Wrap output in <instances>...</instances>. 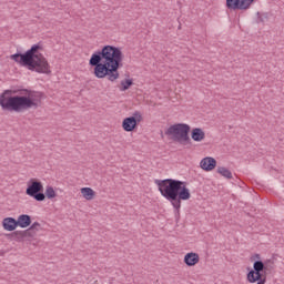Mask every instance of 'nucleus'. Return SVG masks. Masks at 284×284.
<instances>
[{"mask_svg":"<svg viewBox=\"0 0 284 284\" xmlns=\"http://www.w3.org/2000/svg\"><path fill=\"white\" fill-rule=\"evenodd\" d=\"M89 65L93 69L97 79L116 81L119 79V69L123 67V51L119 47L104 45L101 50L95 51L90 60Z\"/></svg>","mask_w":284,"mask_h":284,"instance_id":"obj_1","label":"nucleus"},{"mask_svg":"<svg viewBox=\"0 0 284 284\" xmlns=\"http://www.w3.org/2000/svg\"><path fill=\"white\" fill-rule=\"evenodd\" d=\"M160 194L179 212L181 210V201H190L192 194L187 189V183L181 180L165 179L155 180Z\"/></svg>","mask_w":284,"mask_h":284,"instance_id":"obj_2","label":"nucleus"},{"mask_svg":"<svg viewBox=\"0 0 284 284\" xmlns=\"http://www.w3.org/2000/svg\"><path fill=\"white\" fill-rule=\"evenodd\" d=\"M28 97L26 95H14L12 97V91L6 90L0 95V105L2 110H8V112H23V110H30V108H40L41 105V93L34 91H28Z\"/></svg>","mask_w":284,"mask_h":284,"instance_id":"obj_3","label":"nucleus"},{"mask_svg":"<svg viewBox=\"0 0 284 284\" xmlns=\"http://www.w3.org/2000/svg\"><path fill=\"white\" fill-rule=\"evenodd\" d=\"M274 260L261 261L253 263V268L247 273L248 283L265 284L267 283V274L274 270Z\"/></svg>","mask_w":284,"mask_h":284,"instance_id":"obj_4","label":"nucleus"},{"mask_svg":"<svg viewBox=\"0 0 284 284\" xmlns=\"http://www.w3.org/2000/svg\"><path fill=\"white\" fill-rule=\"evenodd\" d=\"M190 125L185 123H175L168 128L164 132L165 136H170L175 143H181V145H186L191 143L190 139Z\"/></svg>","mask_w":284,"mask_h":284,"instance_id":"obj_5","label":"nucleus"},{"mask_svg":"<svg viewBox=\"0 0 284 284\" xmlns=\"http://www.w3.org/2000/svg\"><path fill=\"white\" fill-rule=\"evenodd\" d=\"M22 63H24L28 70H31L32 72H38L39 74H52L50 63L43 54L36 55L33 59L22 60Z\"/></svg>","mask_w":284,"mask_h":284,"instance_id":"obj_6","label":"nucleus"},{"mask_svg":"<svg viewBox=\"0 0 284 284\" xmlns=\"http://www.w3.org/2000/svg\"><path fill=\"white\" fill-rule=\"evenodd\" d=\"M31 185L26 190V194L31 196L36 201H45V194L43 193V184L34 179L30 180Z\"/></svg>","mask_w":284,"mask_h":284,"instance_id":"obj_7","label":"nucleus"},{"mask_svg":"<svg viewBox=\"0 0 284 284\" xmlns=\"http://www.w3.org/2000/svg\"><path fill=\"white\" fill-rule=\"evenodd\" d=\"M141 121H143V115L141 112L135 111L132 116L125 118L122 121V128L124 132H134Z\"/></svg>","mask_w":284,"mask_h":284,"instance_id":"obj_8","label":"nucleus"},{"mask_svg":"<svg viewBox=\"0 0 284 284\" xmlns=\"http://www.w3.org/2000/svg\"><path fill=\"white\" fill-rule=\"evenodd\" d=\"M254 0H226L229 10H250Z\"/></svg>","mask_w":284,"mask_h":284,"instance_id":"obj_9","label":"nucleus"},{"mask_svg":"<svg viewBox=\"0 0 284 284\" xmlns=\"http://www.w3.org/2000/svg\"><path fill=\"white\" fill-rule=\"evenodd\" d=\"M41 230V224L34 222L29 229L24 230V236L27 241H32L37 236V233Z\"/></svg>","mask_w":284,"mask_h":284,"instance_id":"obj_10","label":"nucleus"},{"mask_svg":"<svg viewBox=\"0 0 284 284\" xmlns=\"http://www.w3.org/2000/svg\"><path fill=\"white\" fill-rule=\"evenodd\" d=\"M200 168H202V170L205 172H212V170L216 168V160L214 158H204L200 162Z\"/></svg>","mask_w":284,"mask_h":284,"instance_id":"obj_11","label":"nucleus"},{"mask_svg":"<svg viewBox=\"0 0 284 284\" xmlns=\"http://www.w3.org/2000/svg\"><path fill=\"white\" fill-rule=\"evenodd\" d=\"M39 50H41L40 44H33L31 49H29L26 53H23L22 61H30V59H33L34 57H39Z\"/></svg>","mask_w":284,"mask_h":284,"instance_id":"obj_12","label":"nucleus"},{"mask_svg":"<svg viewBox=\"0 0 284 284\" xmlns=\"http://www.w3.org/2000/svg\"><path fill=\"white\" fill-rule=\"evenodd\" d=\"M201 261V257L197 253L191 252L186 253L184 256V263L187 265V267H194L199 262Z\"/></svg>","mask_w":284,"mask_h":284,"instance_id":"obj_13","label":"nucleus"},{"mask_svg":"<svg viewBox=\"0 0 284 284\" xmlns=\"http://www.w3.org/2000/svg\"><path fill=\"white\" fill-rule=\"evenodd\" d=\"M2 227L7 232H14L18 227L17 220L14 217H6L2 221Z\"/></svg>","mask_w":284,"mask_h":284,"instance_id":"obj_14","label":"nucleus"},{"mask_svg":"<svg viewBox=\"0 0 284 284\" xmlns=\"http://www.w3.org/2000/svg\"><path fill=\"white\" fill-rule=\"evenodd\" d=\"M7 237L9 239V241H16L17 243H23V241H28L24 231H14L7 234Z\"/></svg>","mask_w":284,"mask_h":284,"instance_id":"obj_15","label":"nucleus"},{"mask_svg":"<svg viewBox=\"0 0 284 284\" xmlns=\"http://www.w3.org/2000/svg\"><path fill=\"white\" fill-rule=\"evenodd\" d=\"M16 221H17L18 227L26 229V227H30V225H32V217L28 214L19 215L18 220H16Z\"/></svg>","mask_w":284,"mask_h":284,"instance_id":"obj_16","label":"nucleus"},{"mask_svg":"<svg viewBox=\"0 0 284 284\" xmlns=\"http://www.w3.org/2000/svg\"><path fill=\"white\" fill-rule=\"evenodd\" d=\"M191 139L196 143H201V141H205V131L201 128H195L191 131Z\"/></svg>","mask_w":284,"mask_h":284,"instance_id":"obj_17","label":"nucleus"},{"mask_svg":"<svg viewBox=\"0 0 284 284\" xmlns=\"http://www.w3.org/2000/svg\"><path fill=\"white\" fill-rule=\"evenodd\" d=\"M80 192L85 201H92L97 196V192H94L92 187H82L80 189Z\"/></svg>","mask_w":284,"mask_h":284,"instance_id":"obj_18","label":"nucleus"},{"mask_svg":"<svg viewBox=\"0 0 284 284\" xmlns=\"http://www.w3.org/2000/svg\"><path fill=\"white\" fill-rule=\"evenodd\" d=\"M217 174H221V176H224V179H232V171L224 166L217 168Z\"/></svg>","mask_w":284,"mask_h":284,"instance_id":"obj_19","label":"nucleus"},{"mask_svg":"<svg viewBox=\"0 0 284 284\" xmlns=\"http://www.w3.org/2000/svg\"><path fill=\"white\" fill-rule=\"evenodd\" d=\"M131 85H134L132 79H126L121 81V92H125V90H130Z\"/></svg>","mask_w":284,"mask_h":284,"instance_id":"obj_20","label":"nucleus"},{"mask_svg":"<svg viewBox=\"0 0 284 284\" xmlns=\"http://www.w3.org/2000/svg\"><path fill=\"white\" fill-rule=\"evenodd\" d=\"M12 61H16V63H19L23 68H27L28 64H24L23 62V53H16L11 55Z\"/></svg>","mask_w":284,"mask_h":284,"instance_id":"obj_21","label":"nucleus"},{"mask_svg":"<svg viewBox=\"0 0 284 284\" xmlns=\"http://www.w3.org/2000/svg\"><path fill=\"white\" fill-rule=\"evenodd\" d=\"M47 199H55L57 197V192L54 191V187L52 186H47L44 197Z\"/></svg>","mask_w":284,"mask_h":284,"instance_id":"obj_22","label":"nucleus"},{"mask_svg":"<svg viewBox=\"0 0 284 284\" xmlns=\"http://www.w3.org/2000/svg\"><path fill=\"white\" fill-rule=\"evenodd\" d=\"M255 258H258V261L261 260V255L260 254H255Z\"/></svg>","mask_w":284,"mask_h":284,"instance_id":"obj_23","label":"nucleus"}]
</instances>
